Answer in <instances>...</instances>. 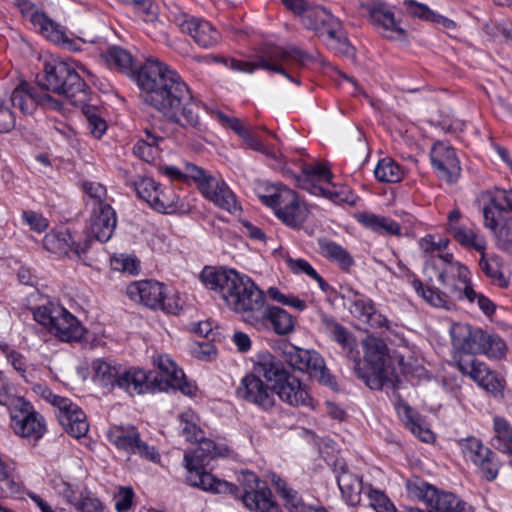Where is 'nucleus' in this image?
Returning <instances> with one entry per match:
<instances>
[{
	"instance_id": "f257e3e1",
	"label": "nucleus",
	"mask_w": 512,
	"mask_h": 512,
	"mask_svg": "<svg viewBox=\"0 0 512 512\" xmlns=\"http://www.w3.org/2000/svg\"><path fill=\"white\" fill-rule=\"evenodd\" d=\"M143 101L185 129L200 124V104L178 73L165 63L149 58L137 74Z\"/></svg>"
},
{
	"instance_id": "f03ea898",
	"label": "nucleus",
	"mask_w": 512,
	"mask_h": 512,
	"mask_svg": "<svg viewBox=\"0 0 512 512\" xmlns=\"http://www.w3.org/2000/svg\"><path fill=\"white\" fill-rule=\"evenodd\" d=\"M201 283L215 292L234 312L241 314L247 324H257L262 317L260 307L265 303L263 292L245 275L235 270L206 266L199 275Z\"/></svg>"
},
{
	"instance_id": "7ed1b4c3",
	"label": "nucleus",
	"mask_w": 512,
	"mask_h": 512,
	"mask_svg": "<svg viewBox=\"0 0 512 512\" xmlns=\"http://www.w3.org/2000/svg\"><path fill=\"white\" fill-rule=\"evenodd\" d=\"M160 171L172 180H193L206 199L228 212L240 210L235 195L225 181L193 163H185L183 170L165 165L160 167Z\"/></svg>"
},
{
	"instance_id": "20e7f679",
	"label": "nucleus",
	"mask_w": 512,
	"mask_h": 512,
	"mask_svg": "<svg viewBox=\"0 0 512 512\" xmlns=\"http://www.w3.org/2000/svg\"><path fill=\"white\" fill-rule=\"evenodd\" d=\"M254 371L273 383L274 392L279 398L291 406L312 407V398L305 385L291 375L270 353H261L256 356Z\"/></svg>"
},
{
	"instance_id": "39448f33",
	"label": "nucleus",
	"mask_w": 512,
	"mask_h": 512,
	"mask_svg": "<svg viewBox=\"0 0 512 512\" xmlns=\"http://www.w3.org/2000/svg\"><path fill=\"white\" fill-rule=\"evenodd\" d=\"M255 193L264 205L274 211L279 220L292 229H300L308 219L310 211L307 204L285 185L258 183Z\"/></svg>"
},
{
	"instance_id": "423d86ee",
	"label": "nucleus",
	"mask_w": 512,
	"mask_h": 512,
	"mask_svg": "<svg viewBox=\"0 0 512 512\" xmlns=\"http://www.w3.org/2000/svg\"><path fill=\"white\" fill-rule=\"evenodd\" d=\"M308 59L309 55L297 48L273 46L267 48L256 62H242L230 59L225 63L230 69L235 71L253 73L255 69L262 68L283 74L294 81L293 78L287 74V68L290 66H303Z\"/></svg>"
},
{
	"instance_id": "0eeeda50",
	"label": "nucleus",
	"mask_w": 512,
	"mask_h": 512,
	"mask_svg": "<svg viewBox=\"0 0 512 512\" xmlns=\"http://www.w3.org/2000/svg\"><path fill=\"white\" fill-rule=\"evenodd\" d=\"M364 359L370 368L371 376L363 374L359 367V359L355 361V371L372 389H381L385 384L392 383L393 370L386 343L376 337L368 336L362 341Z\"/></svg>"
},
{
	"instance_id": "6e6552de",
	"label": "nucleus",
	"mask_w": 512,
	"mask_h": 512,
	"mask_svg": "<svg viewBox=\"0 0 512 512\" xmlns=\"http://www.w3.org/2000/svg\"><path fill=\"white\" fill-rule=\"evenodd\" d=\"M44 74V87L47 90L67 98L85 94L86 84L72 63L51 58L45 62Z\"/></svg>"
},
{
	"instance_id": "1a4fd4ad",
	"label": "nucleus",
	"mask_w": 512,
	"mask_h": 512,
	"mask_svg": "<svg viewBox=\"0 0 512 512\" xmlns=\"http://www.w3.org/2000/svg\"><path fill=\"white\" fill-rule=\"evenodd\" d=\"M280 356L292 368L306 372L324 385H332L325 362L314 350L299 348L289 342L279 345Z\"/></svg>"
},
{
	"instance_id": "9d476101",
	"label": "nucleus",
	"mask_w": 512,
	"mask_h": 512,
	"mask_svg": "<svg viewBox=\"0 0 512 512\" xmlns=\"http://www.w3.org/2000/svg\"><path fill=\"white\" fill-rule=\"evenodd\" d=\"M10 427L17 436L29 442H37L46 433L44 417L22 399H17L10 410Z\"/></svg>"
},
{
	"instance_id": "9b49d317",
	"label": "nucleus",
	"mask_w": 512,
	"mask_h": 512,
	"mask_svg": "<svg viewBox=\"0 0 512 512\" xmlns=\"http://www.w3.org/2000/svg\"><path fill=\"white\" fill-rule=\"evenodd\" d=\"M42 396L58 409V420L68 434L75 438L86 435L89 429L86 415L76 404L47 388L43 389Z\"/></svg>"
},
{
	"instance_id": "f8f14e48",
	"label": "nucleus",
	"mask_w": 512,
	"mask_h": 512,
	"mask_svg": "<svg viewBox=\"0 0 512 512\" xmlns=\"http://www.w3.org/2000/svg\"><path fill=\"white\" fill-rule=\"evenodd\" d=\"M126 293L131 300L150 309H161L168 313L175 312L171 299L166 296L164 285L157 281L133 282L127 287Z\"/></svg>"
},
{
	"instance_id": "ddd939ff",
	"label": "nucleus",
	"mask_w": 512,
	"mask_h": 512,
	"mask_svg": "<svg viewBox=\"0 0 512 512\" xmlns=\"http://www.w3.org/2000/svg\"><path fill=\"white\" fill-rule=\"evenodd\" d=\"M242 502L251 512H278L277 505L271 499V491L253 472L242 473Z\"/></svg>"
},
{
	"instance_id": "4468645a",
	"label": "nucleus",
	"mask_w": 512,
	"mask_h": 512,
	"mask_svg": "<svg viewBox=\"0 0 512 512\" xmlns=\"http://www.w3.org/2000/svg\"><path fill=\"white\" fill-rule=\"evenodd\" d=\"M108 438L111 443L120 449L141 457L158 462L160 455L155 447H150L140 439L138 431L134 427L115 426L108 431Z\"/></svg>"
},
{
	"instance_id": "2eb2a0df",
	"label": "nucleus",
	"mask_w": 512,
	"mask_h": 512,
	"mask_svg": "<svg viewBox=\"0 0 512 512\" xmlns=\"http://www.w3.org/2000/svg\"><path fill=\"white\" fill-rule=\"evenodd\" d=\"M462 452L479 470L483 478L494 480L499 471V463L494 453L485 447L478 439L468 438L460 442Z\"/></svg>"
},
{
	"instance_id": "dca6fc26",
	"label": "nucleus",
	"mask_w": 512,
	"mask_h": 512,
	"mask_svg": "<svg viewBox=\"0 0 512 512\" xmlns=\"http://www.w3.org/2000/svg\"><path fill=\"white\" fill-rule=\"evenodd\" d=\"M174 22L182 32L190 35L203 48H212L220 41V33L204 19L181 13L175 16Z\"/></svg>"
},
{
	"instance_id": "f3484780",
	"label": "nucleus",
	"mask_w": 512,
	"mask_h": 512,
	"mask_svg": "<svg viewBox=\"0 0 512 512\" xmlns=\"http://www.w3.org/2000/svg\"><path fill=\"white\" fill-rule=\"evenodd\" d=\"M256 374L253 370V373L244 376L236 389V394L262 409H270L275 404L274 388L271 389Z\"/></svg>"
},
{
	"instance_id": "a211bd4d",
	"label": "nucleus",
	"mask_w": 512,
	"mask_h": 512,
	"mask_svg": "<svg viewBox=\"0 0 512 512\" xmlns=\"http://www.w3.org/2000/svg\"><path fill=\"white\" fill-rule=\"evenodd\" d=\"M457 365L462 374L471 378L484 390L498 393L503 388V380L475 357H460L457 359Z\"/></svg>"
},
{
	"instance_id": "6ab92c4d",
	"label": "nucleus",
	"mask_w": 512,
	"mask_h": 512,
	"mask_svg": "<svg viewBox=\"0 0 512 512\" xmlns=\"http://www.w3.org/2000/svg\"><path fill=\"white\" fill-rule=\"evenodd\" d=\"M430 160L438 178L454 183L460 176V161L455 150L443 142H437L430 151Z\"/></svg>"
},
{
	"instance_id": "aec40b11",
	"label": "nucleus",
	"mask_w": 512,
	"mask_h": 512,
	"mask_svg": "<svg viewBox=\"0 0 512 512\" xmlns=\"http://www.w3.org/2000/svg\"><path fill=\"white\" fill-rule=\"evenodd\" d=\"M484 225L494 228L499 219L511 217L512 191L496 189L482 193Z\"/></svg>"
},
{
	"instance_id": "412c9836",
	"label": "nucleus",
	"mask_w": 512,
	"mask_h": 512,
	"mask_svg": "<svg viewBox=\"0 0 512 512\" xmlns=\"http://www.w3.org/2000/svg\"><path fill=\"white\" fill-rule=\"evenodd\" d=\"M44 248L53 254L59 256L74 255L81 257L90 247V240L85 239L83 242L73 240L68 230L51 231L45 235L43 239Z\"/></svg>"
},
{
	"instance_id": "4be33fe9",
	"label": "nucleus",
	"mask_w": 512,
	"mask_h": 512,
	"mask_svg": "<svg viewBox=\"0 0 512 512\" xmlns=\"http://www.w3.org/2000/svg\"><path fill=\"white\" fill-rule=\"evenodd\" d=\"M116 228V215L113 208L109 205H100L94 207L89 225L86 229V238L99 242H107L113 235Z\"/></svg>"
},
{
	"instance_id": "5701e85b",
	"label": "nucleus",
	"mask_w": 512,
	"mask_h": 512,
	"mask_svg": "<svg viewBox=\"0 0 512 512\" xmlns=\"http://www.w3.org/2000/svg\"><path fill=\"white\" fill-rule=\"evenodd\" d=\"M372 23L379 29L384 37L392 40H404L406 30L401 26L400 21L395 18L394 13L384 3H373L365 5Z\"/></svg>"
},
{
	"instance_id": "b1692460",
	"label": "nucleus",
	"mask_w": 512,
	"mask_h": 512,
	"mask_svg": "<svg viewBox=\"0 0 512 512\" xmlns=\"http://www.w3.org/2000/svg\"><path fill=\"white\" fill-rule=\"evenodd\" d=\"M216 117L223 124H227L244 142V144L257 152H260L267 157L277 159V152L270 146L263 143L256 133V128L251 125H245L241 120L237 118H229L222 112H216Z\"/></svg>"
},
{
	"instance_id": "393cba45",
	"label": "nucleus",
	"mask_w": 512,
	"mask_h": 512,
	"mask_svg": "<svg viewBox=\"0 0 512 512\" xmlns=\"http://www.w3.org/2000/svg\"><path fill=\"white\" fill-rule=\"evenodd\" d=\"M303 25L319 36L333 35L339 27V20L322 6L305 5L298 14Z\"/></svg>"
},
{
	"instance_id": "a878e982",
	"label": "nucleus",
	"mask_w": 512,
	"mask_h": 512,
	"mask_svg": "<svg viewBox=\"0 0 512 512\" xmlns=\"http://www.w3.org/2000/svg\"><path fill=\"white\" fill-rule=\"evenodd\" d=\"M303 173L306 184H303L302 187L307 189L311 194L325 196L335 203L346 201V198L341 197L338 192L314 183L330 182L332 173L326 166L321 164L307 165L304 167Z\"/></svg>"
},
{
	"instance_id": "bb28decb",
	"label": "nucleus",
	"mask_w": 512,
	"mask_h": 512,
	"mask_svg": "<svg viewBox=\"0 0 512 512\" xmlns=\"http://www.w3.org/2000/svg\"><path fill=\"white\" fill-rule=\"evenodd\" d=\"M56 320L52 333L64 342H77L80 341L85 333L86 329L82 326L80 321L72 315L64 307L56 308Z\"/></svg>"
},
{
	"instance_id": "cd10ccee",
	"label": "nucleus",
	"mask_w": 512,
	"mask_h": 512,
	"mask_svg": "<svg viewBox=\"0 0 512 512\" xmlns=\"http://www.w3.org/2000/svg\"><path fill=\"white\" fill-rule=\"evenodd\" d=\"M137 195L145 200L153 209L161 213H170L173 210V200L159 189L151 178H141L135 182Z\"/></svg>"
},
{
	"instance_id": "c85d7f7f",
	"label": "nucleus",
	"mask_w": 512,
	"mask_h": 512,
	"mask_svg": "<svg viewBox=\"0 0 512 512\" xmlns=\"http://www.w3.org/2000/svg\"><path fill=\"white\" fill-rule=\"evenodd\" d=\"M262 313L261 319L257 324H250L258 330L268 329L270 323L275 333L286 335L294 328L293 317L284 309L276 306H266V303L260 307Z\"/></svg>"
},
{
	"instance_id": "c756f323",
	"label": "nucleus",
	"mask_w": 512,
	"mask_h": 512,
	"mask_svg": "<svg viewBox=\"0 0 512 512\" xmlns=\"http://www.w3.org/2000/svg\"><path fill=\"white\" fill-rule=\"evenodd\" d=\"M154 363L161 372V381H165L168 387L180 390L185 395L194 394L195 387L186 382L183 371L168 355H159Z\"/></svg>"
},
{
	"instance_id": "7c9ffc66",
	"label": "nucleus",
	"mask_w": 512,
	"mask_h": 512,
	"mask_svg": "<svg viewBox=\"0 0 512 512\" xmlns=\"http://www.w3.org/2000/svg\"><path fill=\"white\" fill-rule=\"evenodd\" d=\"M467 355L485 354L489 358H500L505 354V343L498 337L474 328Z\"/></svg>"
},
{
	"instance_id": "2f4dec72",
	"label": "nucleus",
	"mask_w": 512,
	"mask_h": 512,
	"mask_svg": "<svg viewBox=\"0 0 512 512\" xmlns=\"http://www.w3.org/2000/svg\"><path fill=\"white\" fill-rule=\"evenodd\" d=\"M349 301L350 313L361 322L368 324L371 328L387 326V318L376 313L374 304L368 297L358 292H353V297Z\"/></svg>"
},
{
	"instance_id": "473e14b6",
	"label": "nucleus",
	"mask_w": 512,
	"mask_h": 512,
	"mask_svg": "<svg viewBox=\"0 0 512 512\" xmlns=\"http://www.w3.org/2000/svg\"><path fill=\"white\" fill-rule=\"evenodd\" d=\"M202 466L203 465H197L193 468H186L188 471L187 481L191 486L214 493L234 494L236 492V486L226 481L216 479L211 473L204 471Z\"/></svg>"
},
{
	"instance_id": "72a5a7b5",
	"label": "nucleus",
	"mask_w": 512,
	"mask_h": 512,
	"mask_svg": "<svg viewBox=\"0 0 512 512\" xmlns=\"http://www.w3.org/2000/svg\"><path fill=\"white\" fill-rule=\"evenodd\" d=\"M199 445L193 452H185L184 464L185 468H193L197 465H204L208 461L216 458L225 456L228 449L224 445H218L210 439H205L202 435V439H199Z\"/></svg>"
},
{
	"instance_id": "f704fd0d",
	"label": "nucleus",
	"mask_w": 512,
	"mask_h": 512,
	"mask_svg": "<svg viewBox=\"0 0 512 512\" xmlns=\"http://www.w3.org/2000/svg\"><path fill=\"white\" fill-rule=\"evenodd\" d=\"M116 387L132 396L143 394L148 389V376L140 368L130 367L126 369L121 366Z\"/></svg>"
},
{
	"instance_id": "c9c22d12",
	"label": "nucleus",
	"mask_w": 512,
	"mask_h": 512,
	"mask_svg": "<svg viewBox=\"0 0 512 512\" xmlns=\"http://www.w3.org/2000/svg\"><path fill=\"white\" fill-rule=\"evenodd\" d=\"M469 270L467 267L459 263H451L447 266L441 267V271L438 272L437 280L445 287L446 295H449V288L452 285L461 287L465 290V286H470L471 281L469 278Z\"/></svg>"
},
{
	"instance_id": "e433bc0d",
	"label": "nucleus",
	"mask_w": 512,
	"mask_h": 512,
	"mask_svg": "<svg viewBox=\"0 0 512 512\" xmlns=\"http://www.w3.org/2000/svg\"><path fill=\"white\" fill-rule=\"evenodd\" d=\"M317 242L319 254L337 263L342 269L348 270L354 264L353 257L340 244L325 237L318 238Z\"/></svg>"
},
{
	"instance_id": "4c0bfd02",
	"label": "nucleus",
	"mask_w": 512,
	"mask_h": 512,
	"mask_svg": "<svg viewBox=\"0 0 512 512\" xmlns=\"http://www.w3.org/2000/svg\"><path fill=\"white\" fill-rule=\"evenodd\" d=\"M448 231L463 247L474 249L477 252L486 250L487 243L484 236L480 235L474 229L464 225L450 224Z\"/></svg>"
},
{
	"instance_id": "58836bf2",
	"label": "nucleus",
	"mask_w": 512,
	"mask_h": 512,
	"mask_svg": "<svg viewBox=\"0 0 512 512\" xmlns=\"http://www.w3.org/2000/svg\"><path fill=\"white\" fill-rule=\"evenodd\" d=\"M94 381L108 388H115L121 365L110 360L98 358L92 361Z\"/></svg>"
},
{
	"instance_id": "ea45409f",
	"label": "nucleus",
	"mask_w": 512,
	"mask_h": 512,
	"mask_svg": "<svg viewBox=\"0 0 512 512\" xmlns=\"http://www.w3.org/2000/svg\"><path fill=\"white\" fill-rule=\"evenodd\" d=\"M479 253L481 255L479 260L481 271L491 280L493 284L501 288H506L509 284V279L502 271L500 257L497 255L487 256L485 251Z\"/></svg>"
},
{
	"instance_id": "a19ab883",
	"label": "nucleus",
	"mask_w": 512,
	"mask_h": 512,
	"mask_svg": "<svg viewBox=\"0 0 512 512\" xmlns=\"http://www.w3.org/2000/svg\"><path fill=\"white\" fill-rule=\"evenodd\" d=\"M337 480L346 503L351 506L359 504L362 491L361 479L358 476L343 470Z\"/></svg>"
},
{
	"instance_id": "79ce46f5",
	"label": "nucleus",
	"mask_w": 512,
	"mask_h": 512,
	"mask_svg": "<svg viewBox=\"0 0 512 512\" xmlns=\"http://www.w3.org/2000/svg\"><path fill=\"white\" fill-rule=\"evenodd\" d=\"M357 219L367 228L380 233L388 235H399L401 228L400 225L387 217L377 216L371 213H363L357 216Z\"/></svg>"
},
{
	"instance_id": "37998d69",
	"label": "nucleus",
	"mask_w": 512,
	"mask_h": 512,
	"mask_svg": "<svg viewBox=\"0 0 512 512\" xmlns=\"http://www.w3.org/2000/svg\"><path fill=\"white\" fill-rule=\"evenodd\" d=\"M36 21L39 23L43 35L50 41L61 44L65 48L72 51L80 50V47L77 45L76 41L69 39L64 31L51 20L43 16H39L37 17Z\"/></svg>"
},
{
	"instance_id": "c03bdc74",
	"label": "nucleus",
	"mask_w": 512,
	"mask_h": 512,
	"mask_svg": "<svg viewBox=\"0 0 512 512\" xmlns=\"http://www.w3.org/2000/svg\"><path fill=\"white\" fill-rule=\"evenodd\" d=\"M449 295H450V298L456 299V300H461V299L465 298L471 303H473L474 301H477L479 308L486 315H491L495 310V306L492 303V301H490V299H488L484 295L477 293L473 289L472 285L465 286V290H462L461 287H458L456 285H452L449 288Z\"/></svg>"
},
{
	"instance_id": "a18cd8bd",
	"label": "nucleus",
	"mask_w": 512,
	"mask_h": 512,
	"mask_svg": "<svg viewBox=\"0 0 512 512\" xmlns=\"http://www.w3.org/2000/svg\"><path fill=\"white\" fill-rule=\"evenodd\" d=\"M401 415L406 427L421 441L429 443L434 440L432 431L423 425L421 417L411 407L404 406Z\"/></svg>"
},
{
	"instance_id": "49530a36",
	"label": "nucleus",
	"mask_w": 512,
	"mask_h": 512,
	"mask_svg": "<svg viewBox=\"0 0 512 512\" xmlns=\"http://www.w3.org/2000/svg\"><path fill=\"white\" fill-rule=\"evenodd\" d=\"M473 331L474 328L468 324L456 323L452 325L450 329L451 342L459 354L458 359L460 357H473L472 355H467Z\"/></svg>"
},
{
	"instance_id": "de8ad7c7",
	"label": "nucleus",
	"mask_w": 512,
	"mask_h": 512,
	"mask_svg": "<svg viewBox=\"0 0 512 512\" xmlns=\"http://www.w3.org/2000/svg\"><path fill=\"white\" fill-rule=\"evenodd\" d=\"M179 430L181 435L189 442L202 439L203 431L200 428V419L192 410H186L179 417Z\"/></svg>"
},
{
	"instance_id": "09e8293b",
	"label": "nucleus",
	"mask_w": 512,
	"mask_h": 512,
	"mask_svg": "<svg viewBox=\"0 0 512 512\" xmlns=\"http://www.w3.org/2000/svg\"><path fill=\"white\" fill-rule=\"evenodd\" d=\"M272 484L279 495L283 498L285 502L284 505L289 512H304L307 505L304 504L296 491L287 486L285 481L273 475Z\"/></svg>"
},
{
	"instance_id": "8fccbe9b",
	"label": "nucleus",
	"mask_w": 512,
	"mask_h": 512,
	"mask_svg": "<svg viewBox=\"0 0 512 512\" xmlns=\"http://www.w3.org/2000/svg\"><path fill=\"white\" fill-rule=\"evenodd\" d=\"M14 107H18L24 114H31L36 108L38 98L30 91L26 83L17 86L10 97Z\"/></svg>"
},
{
	"instance_id": "3c124183",
	"label": "nucleus",
	"mask_w": 512,
	"mask_h": 512,
	"mask_svg": "<svg viewBox=\"0 0 512 512\" xmlns=\"http://www.w3.org/2000/svg\"><path fill=\"white\" fill-rule=\"evenodd\" d=\"M375 177L381 182L396 183L403 178L400 166L391 158L381 159L374 169Z\"/></svg>"
},
{
	"instance_id": "603ef678",
	"label": "nucleus",
	"mask_w": 512,
	"mask_h": 512,
	"mask_svg": "<svg viewBox=\"0 0 512 512\" xmlns=\"http://www.w3.org/2000/svg\"><path fill=\"white\" fill-rule=\"evenodd\" d=\"M494 446L504 452L512 454V428L509 423L500 417L494 418Z\"/></svg>"
},
{
	"instance_id": "864d4df0",
	"label": "nucleus",
	"mask_w": 512,
	"mask_h": 512,
	"mask_svg": "<svg viewBox=\"0 0 512 512\" xmlns=\"http://www.w3.org/2000/svg\"><path fill=\"white\" fill-rule=\"evenodd\" d=\"M104 57L111 68L124 72L132 71L133 57L127 50L120 47H111Z\"/></svg>"
},
{
	"instance_id": "5fc2aeb1",
	"label": "nucleus",
	"mask_w": 512,
	"mask_h": 512,
	"mask_svg": "<svg viewBox=\"0 0 512 512\" xmlns=\"http://www.w3.org/2000/svg\"><path fill=\"white\" fill-rule=\"evenodd\" d=\"M489 229L493 232L498 247L512 253V217L499 219L495 227Z\"/></svg>"
},
{
	"instance_id": "6e6d98bb",
	"label": "nucleus",
	"mask_w": 512,
	"mask_h": 512,
	"mask_svg": "<svg viewBox=\"0 0 512 512\" xmlns=\"http://www.w3.org/2000/svg\"><path fill=\"white\" fill-rule=\"evenodd\" d=\"M284 261L294 274L304 273L310 278L318 282L322 291H327L329 285L316 272V270L304 259H293L289 255L284 256Z\"/></svg>"
},
{
	"instance_id": "4d7b16f0",
	"label": "nucleus",
	"mask_w": 512,
	"mask_h": 512,
	"mask_svg": "<svg viewBox=\"0 0 512 512\" xmlns=\"http://www.w3.org/2000/svg\"><path fill=\"white\" fill-rule=\"evenodd\" d=\"M411 285L415 292L427 303L436 308H447L446 291L440 293L430 287H425L419 279H414Z\"/></svg>"
},
{
	"instance_id": "13d9d810",
	"label": "nucleus",
	"mask_w": 512,
	"mask_h": 512,
	"mask_svg": "<svg viewBox=\"0 0 512 512\" xmlns=\"http://www.w3.org/2000/svg\"><path fill=\"white\" fill-rule=\"evenodd\" d=\"M328 326L330 327L333 339L347 351L348 357L356 360L359 353L357 351L354 353L353 336L343 326L334 321H329Z\"/></svg>"
},
{
	"instance_id": "bf43d9fd",
	"label": "nucleus",
	"mask_w": 512,
	"mask_h": 512,
	"mask_svg": "<svg viewBox=\"0 0 512 512\" xmlns=\"http://www.w3.org/2000/svg\"><path fill=\"white\" fill-rule=\"evenodd\" d=\"M267 294L273 301L281 303L282 305L291 306L298 311H303L306 308V303L304 300L299 299L293 295H285L276 287H270L267 291Z\"/></svg>"
},
{
	"instance_id": "052dcab7",
	"label": "nucleus",
	"mask_w": 512,
	"mask_h": 512,
	"mask_svg": "<svg viewBox=\"0 0 512 512\" xmlns=\"http://www.w3.org/2000/svg\"><path fill=\"white\" fill-rule=\"evenodd\" d=\"M56 308H60L59 305H43L35 309L33 315L34 319L41 325L46 326L49 331L52 333V328L54 327L56 320Z\"/></svg>"
},
{
	"instance_id": "680f3d73",
	"label": "nucleus",
	"mask_w": 512,
	"mask_h": 512,
	"mask_svg": "<svg viewBox=\"0 0 512 512\" xmlns=\"http://www.w3.org/2000/svg\"><path fill=\"white\" fill-rule=\"evenodd\" d=\"M87 118L88 129L95 138H100L107 129L106 122L96 113L95 108L87 107L84 109Z\"/></svg>"
},
{
	"instance_id": "e2e57ef3",
	"label": "nucleus",
	"mask_w": 512,
	"mask_h": 512,
	"mask_svg": "<svg viewBox=\"0 0 512 512\" xmlns=\"http://www.w3.org/2000/svg\"><path fill=\"white\" fill-rule=\"evenodd\" d=\"M132 4L144 22L155 23L158 20V7L151 0H132Z\"/></svg>"
},
{
	"instance_id": "0e129e2a",
	"label": "nucleus",
	"mask_w": 512,
	"mask_h": 512,
	"mask_svg": "<svg viewBox=\"0 0 512 512\" xmlns=\"http://www.w3.org/2000/svg\"><path fill=\"white\" fill-rule=\"evenodd\" d=\"M111 265L114 270L129 273L131 275L137 274L139 271V262L132 256L119 255L114 256L111 260Z\"/></svg>"
},
{
	"instance_id": "69168bd1",
	"label": "nucleus",
	"mask_w": 512,
	"mask_h": 512,
	"mask_svg": "<svg viewBox=\"0 0 512 512\" xmlns=\"http://www.w3.org/2000/svg\"><path fill=\"white\" fill-rule=\"evenodd\" d=\"M328 38V45L340 53L344 55H351L353 52V48L346 39L342 29L341 24L339 23V27L335 29V33L333 35H325Z\"/></svg>"
},
{
	"instance_id": "338daca9",
	"label": "nucleus",
	"mask_w": 512,
	"mask_h": 512,
	"mask_svg": "<svg viewBox=\"0 0 512 512\" xmlns=\"http://www.w3.org/2000/svg\"><path fill=\"white\" fill-rule=\"evenodd\" d=\"M369 500L376 512H396L393 503L379 490L370 489Z\"/></svg>"
},
{
	"instance_id": "774afa93",
	"label": "nucleus",
	"mask_w": 512,
	"mask_h": 512,
	"mask_svg": "<svg viewBox=\"0 0 512 512\" xmlns=\"http://www.w3.org/2000/svg\"><path fill=\"white\" fill-rule=\"evenodd\" d=\"M74 507L81 512H103L104 510L101 501L92 495H80Z\"/></svg>"
}]
</instances>
